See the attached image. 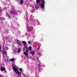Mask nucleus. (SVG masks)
Returning <instances> with one entry per match:
<instances>
[{
  "label": "nucleus",
  "mask_w": 77,
  "mask_h": 77,
  "mask_svg": "<svg viewBox=\"0 0 77 77\" xmlns=\"http://www.w3.org/2000/svg\"><path fill=\"white\" fill-rule=\"evenodd\" d=\"M13 69L14 71L16 73V74H18V75H20L21 74V72L23 71L22 70V69L21 68H20L19 69V71H20V72H18V68H16L15 67H14V65H12Z\"/></svg>",
  "instance_id": "nucleus-1"
},
{
  "label": "nucleus",
  "mask_w": 77,
  "mask_h": 77,
  "mask_svg": "<svg viewBox=\"0 0 77 77\" xmlns=\"http://www.w3.org/2000/svg\"><path fill=\"white\" fill-rule=\"evenodd\" d=\"M26 51L23 52V54H25L27 57H28V53H29V50H28V48L26 46Z\"/></svg>",
  "instance_id": "nucleus-2"
},
{
  "label": "nucleus",
  "mask_w": 77,
  "mask_h": 77,
  "mask_svg": "<svg viewBox=\"0 0 77 77\" xmlns=\"http://www.w3.org/2000/svg\"><path fill=\"white\" fill-rule=\"evenodd\" d=\"M42 3L41 4V8L42 9H44V3H45V2L44 0H42Z\"/></svg>",
  "instance_id": "nucleus-3"
},
{
  "label": "nucleus",
  "mask_w": 77,
  "mask_h": 77,
  "mask_svg": "<svg viewBox=\"0 0 77 77\" xmlns=\"http://www.w3.org/2000/svg\"><path fill=\"white\" fill-rule=\"evenodd\" d=\"M1 71H5V68H3V67H2L1 68Z\"/></svg>",
  "instance_id": "nucleus-4"
},
{
  "label": "nucleus",
  "mask_w": 77,
  "mask_h": 77,
  "mask_svg": "<svg viewBox=\"0 0 77 77\" xmlns=\"http://www.w3.org/2000/svg\"><path fill=\"white\" fill-rule=\"evenodd\" d=\"M23 0H20V5H22L23 3Z\"/></svg>",
  "instance_id": "nucleus-5"
},
{
  "label": "nucleus",
  "mask_w": 77,
  "mask_h": 77,
  "mask_svg": "<svg viewBox=\"0 0 77 77\" xmlns=\"http://www.w3.org/2000/svg\"><path fill=\"white\" fill-rule=\"evenodd\" d=\"M10 60V61H11V62H14V61L15 60V59L14 58L11 59Z\"/></svg>",
  "instance_id": "nucleus-6"
},
{
  "label": "nucleus",
  "mask_w": 77,
  "mask_h": 77,
  "mask_svg": "<svg viewBox=\"0 0 77 77\" xmlns=\"http://www.w3.org/2000/svg\"><path fill=\"white\" fill-rule=\"evenodd\" d=\"M21 51V48H19L17 50V53H20Z\"/></svg>",
  "instance_id": "nucleus-7"
},
{
  "label": "nucleus",
  "mask_w": 77,
  "mask_h": 77,
  "mask_svg": "<svg viewBox=\"0 0 77 77\" xmlns=\"http://www.w3.org/2000/svg\"><path fill=\"white\" fill-rule=\"evenodd\" d=\"M27 30L29 32H30L31 31V29L30 28H27Z\"/></svg>",
  "instance_id": "nucleus-8"
},
{
  "label": "nucleus",
  "mask_w": 77,
  "mask_h": 77,
  "mask_svg": "<svg viewBox=\"0 0 77 77\" xmlns=\"http://www.w3.org/2000/svg\"><path fill=\"white\" fill-rule=\"evenodd\" d=\"M40 2V0H36V3H39Z\"/></svg>",
  "instance_id": "nucleus-9"
},
{
  "label": "nucleus",
  "mask_w": 77,
  "mask_h": 77,
  "mask_svg": "<svg viewBox=\"0 0 77 77\" xmlns=\"http://www.w3.org/2000/svg\"><path fill=\"white\" fill-rule=\"evenodd\" d=\"M29 51H30L32 50V47H31L29 46Z\"/></svg>",
  "instance_id": "nucleus-10"
},
{
  "label": "nucleus",
  "mask_w": 77,
  "mask_h": 77,
  "mask_svg": "<svg viewBox=\"0 0 77 77\" xmlns=\"http://www.w3.org/2000/svg\"><path fill=\"white\" fill-rule=\"evenodd\" d=\"M23 44H26V42L25 41H23L22 42Z\"/></svg>",
  "instance_id": "nucleus-11"
},
{
  "label": "nucleus",
  "mask_w": 77,
  "mask_h": 77,
  "mask_svg": "<svg viewBox=\"0 0 77 77\" xmlns=\"http://www.w3.org/2000/svg\"><path fill=\"white\" fill-rule=\"evenodd\" d=\"M30 53L32 54H34V52H30Z\"/></svg>",
  "instance_id": "nucleus-12"
},
{
  "label": "nucleus",
  "mask_w": 77,
  "mask_h": 77,
  "mask_svg": "<svg viewBox=\"0 0 77 77\" xmlns=\"http://www.w3.org/2000/svg\"><path fill=\"white\" fill-rule=\"evenodd\" d=\"M17 44L18 45H20V42H17Z\"/></svg>",
  "instance_id": "nucleus-13"
},
{
  "label": "nucleus",
  "mask_w": 77,
  "mask_h": 77,
  "mask_svg": "<svg viewBox=\"0 0 77 77\" xmlns=\"http://www.w3.org/2000/svg\"><path fill=\"white\" fill-rule=\"evenodd\" d=\"M28 43L29 44H30V41H28Z\"/></svg>",
  "instance_id": "nucleus-14"
},
{
  "label": "nucleus",
  "mask_w": 77,
  "mask_h": 77,
  "mask_svg": "<svg viewBox=\"0 0 77 77\" xmlns=\"http://www.w3.org/2000/svg\"><path fill=\"white\" fill-rule=\"evenodd\" d=\"M6 49L7 50H8L9 49V48H8V47H6Z\"/></svg>",
  "instance_id": "nucleus-15"
},
{
  "label": "nucleus",
  "mask_w": 77,
  "mask_h": 77,
  "mask_svg": "<svg viewBox=\"0 0 77 77\" xmlns=\"http://www.w3.org/2000/svg\"><path fill=\"white\" fill-rule=\"evenodd\" d=\"M23 50L24 51H25V48H23Z\"/></svg>",
  "instance_id": "nucleus-16"
},
{
  "label": "nucleus",
  "mask_w": 77,
  "mask_h": 77,
  "mask_svg": "<svg viewBox=\"0 0 77 77\" xmlns=\"http://www.w3.org/2000/svg\"><path fill=\"white\" fill-rule=\"evenodd\" d=\"M19 42V41H18V40L17 41V43H18V42Z\"/></svg>",
  "instance_id": "nucleus-17"
},
{
  "label": "nucleus",
  "mask_w": 77,
  "mask_h": 77,
  "mask_svg": "<svg viewBox=\"0 0 77 77\" xmlns=\"http://www.w3.org/2000/svg\"><path fill=\"white\" fill-rule=\"evenodd\" d=\"M1 48H1V45H0V49Z\"/></svg>",
  "instance_id": "nucleus-18"
},
{
  "label": "nucleus",
  "mask_w": 77,
  "mask_h": 77,
  "mask_svg": "<svg viewBox=\"0 0 77 77\" xmlns=\"http://www.w3.org/2000/svg\"><path fill=\"white\" fill-rule=\"evenodd\" d=\"M2 9V8L1 7H0V11Z\"/></svg>",
  "instance_id": "nucleus-19"
},
{
  "label": "nucleus",
  "mask_w": 77,
  "mask_h": 77,
  "mask_svg": "<svg viewBox=\"0 0 77 77\" xmlns=\"http://www.w3.org/2000/svg\"><path fill=\"white\" fill-rule=\"evenodd\" d=\"M4 53H5V54H6V52H4Z\"/></svg>",
  "instance_id": "nucleus-20"
},
{
  "label": "nucleus",
  "mask_w": 77,
  "mask_h": 77,
  "mask_svg": "<svg viewBox=\"0 0 77 77\" xmlns=\"http://www.w3.org/2000/svg\"><path fill=\"white\" fill-rule=\"evenodd\" d=\"M37 66H39V65H37Z\"/></svg>",
  "instance_id": "nucleus-21"
},
{
  "label": "nucleus",
  "mask_w": 77,
  "mask_h": 77,
  "mask_svg": "<svg viewBox=\"0 0 77 77\" xmlns=\"http://www.w3.org/2000/svg\"><path fill=\"white\" fill-rule=\"evenodd\" d=\"M2 77V75H0V77Z\"/></svg>",
  "instance_id": "nucleus-22"
},
{
  "label": "nucleus",
  "mask_w": 77,
  "mask_h": 77,
  "mask_svg": "<svg viewBox=\"0 0 77 77\" xmlns=\"http://www.w3.org/2000/svg\"><path fill=\"white\" fill-rule=\"evenodd\" d=\"M1 50V48L0 49V50Z\"/></svg>",
  "instance_id": "nucleus-23"
},
{
  "label": "nucleus",
  "mask_w": 77,
  "mask_h": 77,
  "mask_svg": "<svg viewBox=\"0 0 77 77\" xmlns=\"http://www.w3.org/2000/svg\"><path fill=\"white\" fill-rule=\"evenodd\" d=\"M24 46H25V45H24Z\"/></svg>",
  "instance_id": "nucleus-24"
}]
</instances>
